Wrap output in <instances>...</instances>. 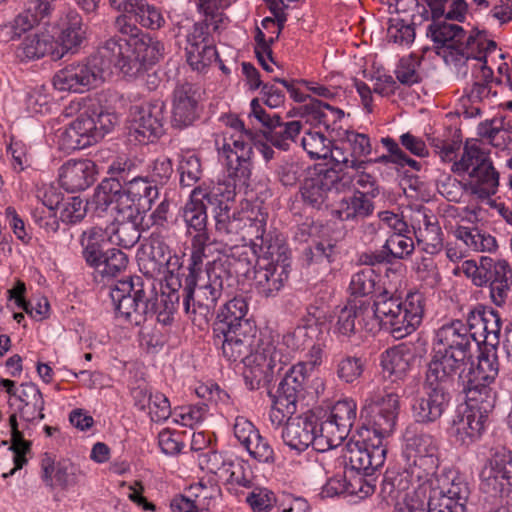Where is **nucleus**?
Instances as JSON below:
<instances>
[{
	"label": "nucleus",
	"mask_w": 512,
	"mask_h": 512,
	"mask_svg": "<svg viewBox=\"0 0 512 512\" xmlns=\"http://www.w3.org/2000/svg\"><path fill=\"white\" fill-rule=\"evenodd\" d=\"M356 411L357 405L353 399L339 400L320 422V432L324 433L332 449L337 448L348 436L356 420Z\"/></svg>",
	"instance_id": "21"
},
{
	"label": "nucleus",
	"mask_w": 512,
	"mask_h": 512,
	"mask_svg": "<svg viewBox=\"0 0 512 512\" xmlns=\"http://www.w3.org/2000/svg\"><path fill=\"white\" fill-rule=\"evenodd\" d=\"M140 277H129L119 281L111 291L116 317L137 318L144 315L152 318L154 313L148 311L149 302L146 300Z\"/></svg>",
	"instance_id": "14"
},
{
	"label": "nucleus",
	"mask_w": 512,
	"mask_h": 512,
	"mask_svg": "<svg viewBox=\"0 0 512 512\" xmlns=\"http://www.w3.org/2000/svg\"><path fill=\"white\" fill-rule=\"evenodd\" d=\"M140 271L148 278L164 276L163 295L165 304H171L167 309H174L179 304V291L183 287L184 266L182 257L172 251L164 238L158 233H152L148 241L142 244L137 253Z\"/></svg>",
	"instance_id": "5"
},
{
	"label": "nucleus",
	"mask_w": 512,
	"mask_h": 512,
	"mask_svg": "<svg viewBox=\"0 0 512 512\" xmlns=\"http://www.w3.org/2000/svg\"><path fill=\"white\" fill-rule=\"evenodd\" d=\"M282 439L285 445L298 454L309 446L318 452L332 449L313 415L304 414L288 419L282 430Z\"/></svg>",
	"instance_id": "12"
},
{
	"label": "nucleus",
	"mask_w": 512,
	"mask_h": 512,
	"mask_svg": "<svg viewBox=\"0 0 512 512\" xmlns=\"http://www.w3.org/2000/svg\"><path fill=\"white\" fill-rule=\"evenodd\" d=\"M379 276L371 267H366L355 273L350 281L349 289L353 296L364 297L375 290Z\"/></svg>",
	"instance_id": "52"
},
{
	"label": "nucleus",
	"mask_w": 512,
	"mask_h": 512,
	"mask_svg": "<svg viewBox=\"0 0 512 512\" xmlns=\"http://www.w3.org/2000/svg\"><path fill=\"white\" fill-rule=\"evenodd\" d=\"M92 204L100 212L110 210L115 212V220L141 219L143 213L129 195L127 189H123L117 178L104 179L97 187Z\"/></svg>",
	"instance_id": "13"
},
{
	"label": "nucleus",
	"mask_w": 512,
	"mask_h": 512,
	"mask_svg": "<svg viewBox=\"0 0 512 512\" xmlns=\"http://www.w3.org/2000/svg\"><path fill=\"white\" fill-rule=\"evenodd\" d=\"M214 332L223 336L222 352L231 362L244 363V358L252 353L251 340L242 322H215Z\"/></svg>",
	"instance_id": "24"
},
{
	"label": "nucleus",
	"mask_w": 512,
	"mask_h": 512,
	"mask_svg": "<svg viewBox=\"0 0 512 512\" xmlns=\"http://www.w3.org/2000/svg\"><path fill=\"white\" fill-rule=\"evenodd\" d=\"M250 140L245 134L231 135L229 139H224L222 147L219 148V155L224 158L229 177L241 185H247L251 176Z\"/></svg>",
	"instance_id": "17"
},
{
	"label": "nucleus",
	"mask_w": 512,
	"mask_h": 512,
	"mask_svg": "<svg viewBox=\"0 0 512 512\" xmlns=\"http://www.w3.org/2000/svg\"><path fill=\"white\" fill-rule=\"evenodd\" d=\"M423 217V227L417 229L413 226L414 235L418 245L428 254H436L443 248V232L441 227L434 216L426 214Z\"/></svg>",
	"instance_id": "38"
},
{
	"label": "nucleus",
	"mask_w": 512,
	"mask_h": 512,
	"mask_svg": "<svg viewBox=\"0 0 512 512\" xmlns=\"http://www.w3.org/2000/svg\"><path fill=\"white\" fill-rule=\"evenodd\" d=\"M272 398V407L269 412V419L273 426L279 428L284 423H287L288 419H292L293 414L297 411V405L292 402H288L283 397L278 395H273L269 393Z\"/></svg>",
	"instance_id": "55"
},
{
	"label": "nucleus",
	"mask_w": 512,
	"mask_h": 512,
	"mask_svg": "<svg viewBox=\"0 0 512 512\" xmlns=\"http://www.w3.org/2000/svg\"><path fill=\"white\" fill-rule=\"evenodd\" d=\"M213 195L200 187L195 188L190 200L183 208V218L188 229H193L197 234H207V203H211Z\"/></svg>",
	"instance_id": "33"
},
{
	"label": "nucleus",
	"mask_w": 512,
	"mask_h": 512,
	"mask_svg": "<svg viewBox=\"0 0 512 512\" xmlns=\"http://www.w3.org/2000/svg\"><path fill=\"white\" fill-rule=\"evenodd\" d=\"M373 313L379 320L386 317L397 318L402 313V302L398 298L379 296L374 302Z\"/></svg>",
	"instance_id": "60"
},
{
	"label": "nucleus",
	"mask_w": 512,
	"mask_h": 512,
	"mask_svg": "<svg viewBox=\"0 0 512 512\" xmlns=\"http://www.w3.org/2000/svg\"><path fill=\"white\" fill-rule=\"evenodd\" d=\"M209 239L208 234H196L192 239V251L190 263L188 265V274L183 276V297L184 307L188 313L190 310V301L194 300L195 288L197 286V276L201 272V267L205 257V246Z\"/></svg>",
	"instance_id": "32"
},
{
	"label": "nucleus",
	"mask_w": 512,
	"mask_h": 512,
	"mask_svg": "<svg viewBox=\"0 0 512 512\" xmlns=\"http://www.w3.org/2000/svg\"><path fill=\"white\" fill-rule=\"evenodd\" d=\"M128 263V256L124 252L112 248L105 252L93 268L103 277H115L126 270Z\"/></svg>",
	"instance_id": "48"
},
{
	"label": "nucleus",
	"mask_w": 512,
	"mask_h": 512,
	"mask_svg": "<svg viewBox=\"0 0 512 512\" xmlns=\"http://www.w3.org/2000/svg\"><path fill=\"white\" fill-rule=\"evenodd\" d=\"M96 164L90 159L68 160L59 172L61 186L69 192L83 191L95 181Z\"/></svg>",
	"instance_id": "28"
},
{
	"label": "nucleus",
	"mask_w": 512,
	"mask_h": 512,
	"mask_svg": "<svg viewBox=\"0 0 512 512\" xmlns=\"http://www.w3.org/2000/svg\"><path fill=\"white\" fill-rule=\"evenodd\" d=\"M56 43L52 36L46 33L42 34H29L27 35L17 50L19 58L33 60L51 55L53 59V51H55Z\"/></svg>",
	"instance_id": "40"
},
{
	"label": "nucleus",
	"mask_w": 512,
	"mask_h": 512,
	"mask_svg": "<svg viewBox=\"0 0 512 512\" xmlns=\"http://www.w3.org/2000/svg\"><path fill=\"white\" fill-rule=\"evenodd\" d=\"M178 170L180 172V183L184 187L193 186L202 176L200 159L195 154L187 153L183 155Z\"/></svg>",
	"instance_id": "54"
},
{
	"label": "nucleus",
	"mask_w": 512,
	"mask_h": 512,
	"mask_svg": "<svg viewBox=\"0 0 512 512\" xmlns=\"http://www.w3.org/2000/svg\"><path fill=\"white\" fill-rule=\"evenodd\" d=\"M196 90L190 83L178 85L174 90L172 124L178 128L191 125L197 118Z\"/></svg>",
	"instance_id": "30"
},
{
	"label": "nucleus",
	"mask_w": 512,
	"mask_h": 512,
	"mask_svg": "<svg viewBox=\"0 0 512 512\" xmlns=\"http://www.w3.org/2000/svg\"><path fill=\"white\" fill-rule=\"evenodd\" d=\"M439 348L435 350L431 361L436 359L445 361V370L448 374L460 375L468 372L469 369L477 367V361L473 359V337L470 328L462 325L461 322H448L437 332Z\"/></svg>",
	"instance_id": "10"
},
{
	"label": "nucleus",
	"mask_w": 512,
	"mask_h": 512,
	"mask_svg": "<svg viewBox=\"0 0 512 512\" xmlns=\"http://www.w3.org/2000/svg\"><path fill=\"white\" fill-rule=\"evenodd\" d=\"M87 212V203L80 197L73 196L62 199L59 217L62 222L73 224L84 218Z\"/></svg>",
	"instance_id": "56"
},
{
	"label": "nucleus",
	"mask_w": 512,
	"mask_h": 512,
	"mask_svg": "<svg viewBox=\"0 0 512 512\" xmlns=\"http://www.w3.org/2000/svg\"><path fill=\"white\" fill-rule=\"evenodd\" d=\"M407 233H393L386 240L383 248L393 257L403 259L414 250V242Z\"/></svg>",
	"instance_id": "57"
},
{
	"label": "nucleus",
	"mask_w": 512,
	"mask_h": 512,
	"mask_svg": "<svg viewBox=\"0 0 512 512\" xmlns=\"http://www.w3.org/2000/svg\"><path fill=\"white\" fill-rule=\"evenodd\" d=\"M86 37V28L82 17L76 12H69L63 22L58 40L55 41L53 60L61 59L67 52L77 49Z\"/></svg>",
	"instance_id": "31"
},
{
	"label": "nucleus",
	"mask_w": 512,
	"mask_h": 512,
	"mask_svg": "<svg viewBox=\"0 0 512 512\" xmlns=\"http://www.w3.org/2000/svg\"><path fill=\"white\" fill-rule=\"evenodd\" d=\"M369 312V303L366 301L357 298L349 299L341 308L338 320L365 319L369 317Z\"/></svg>",
	"instance_id": "63"
},
{
	"label": "nucleus",
	"mask_w": 512,
	"mask_h": 512,
	"mask_svg": "<svg viewBox=\"0 0 512 512\" xmlns=\"http://www.w3.org/2000/svg\"><path fill=\"white\" fill-rule=\"evenodd\" d=\"M400 395L385 391L372 400L373 425L359 434L358 439H350L342 449L346 467L366 476L372 475L383 466L386 459L384 439L392 434L399 413Z\"/></svg>",
	"instance_id": "3"
},
{
	"label": "nucleus",
	"mask_w": 512,
	"mask_h": 512,
	"mask_svg": "<svg viewBox=\"0 0 512 512\" xmlns=\"http://www.w3.org/2000/svg\"><path fill=\"white\" fill-rule=\"evenodd\" d=\"M126 189L143 213L151 209L153 202L159 196L158 186L153 184L148 177L132 178L127 181Z\"/></svg>",
	"instance_id": "41"
},
{
	"label": "nucleus",
	"mask_w": 512,
	"mask_h": 512,
	"mask_svg": "<svg viewBox=\"0 0 512 512\" xmlns=\"http://www.w3.org/2000/svg\"><path fill=\"white\" fill-rule=\"evenodd\" d=\"M304 114L309 120L329 128L344 117L341 109L332 107L326 102L311 98L310 102L304 105Z\"/></svg>",
	"instance_id": "44"
},
{
	"label": "nucleus",
	"mask_w": 512,
	"mask_h": 512,
	"mask_svg": "<svg viewBox=\"0 0 512 512\" xmlns=\"http://www.w3.org/2000/svg\"><path fill=\"white\" fill-rule=\"evenodd\" d=\"M482 271L483 274L480 275L482 286L512 280V269L503 259L494 260L490 257H482Z\"/></svg>",
	"instance_id": "47"
},
{
	"label": "nucleus",
	"mask_w": 512,
	"mask_h": 512,
	"mask_svg": "<svg viewBox=\"0 0 512 512\" xmlns=\"http://www.w3.org/2000/svg\"><path fill=\"white\" fill-rule=\"evenodd\" d=\"M374 198H376L375 192L360 193V189H357L351 196L339 201L333 210V215L341 221L355 223L363 221L374 213Z\"/></svg>",
	"instance_id": "29"
},
{
	"label": "nucleus",
	"mask_w": 512,
	"mask_h": 512,
	"mask_svg": "<svg viewBox=\"0 0 512 512\" xmlns=\"http://www.w3.org/2000/svg\"><path fill=\"white\" fill-rule=\"evenodd\" d=\"M148 173V179L152 183L156 185L165 184L173 174V166L171 160L167 157H160L155 159L148 166Z\"/></svg>",
	"instance_id": "59"
},
{
	"label": "nucleus",
	"mask_w": 512,
	"mask_h": 512,
	"mask_svg": "<svg viewBox=\"0 0 512 512\" xmlns=\"http://www.w3.org/2000/svg\"><path fill=\"white\" fill-rule=\"evenodd\" d=\"M167 322H142L139 330L140 345L147 353H157L166 342Z\"/></svg>",
	"instance_id": "43"
},
{
	"label": "nucleus",
	"mask_w": 512,
	"mask_h": 512,
	"mask_svg": "<svg viewBox=\"0 0 512 512\" xmlns=\"http://www.w3.org/2000/svg\"><path fill=\"white\" fill-rule=\"evenodd\" d=\"M363 372V364L359 358L345 357L338 363L337 374L340 379L352 383L358 379Z\"/></svg>",
	"instance_id": "61"
},
{
	"label": "nucleus",
	"mask_w": 512,
	"mask_h": 512,
	"mask_svg": "<svg viewBox=\"0 0 512 512\" xmlns=\"http://www.w3.org/2000/svg\"><path fill=\"white\" fill-rule=\"evenodd\" d=\"M404 461L403 469L387 475L382 483V492L397 500L395 507L407 508L413 503H422L425 495L436 488L438 480L458 474L447 468L438 472L439 458L420 457Z\"/></svg>",
	"instance_id": "4"
},
{
	"label": "nucleus",
	"mask_w": 512,
	"mask_h": 512,
	"mask_svg": "<svg viewBox=\"0 0 512 512\" xmlns=\"http://www.w3.org/2000/svg\"><path fill=\"white\" fill-rule=\"evenodd\" d=\"M307 372L308 368L305 362L293 365L279 383L276 395L297 405L298 401L304 398V389L308 378Z\"/></svg>",
	"instance_id": "35"
},
{
	"label": "nucleus",
	"mask_w": 512,
	"mask_h": 512,
	"mask_svg": "<svg viewBox=\"0 0 512 512\" xmlns=\"http://www.w3.org/2000/svg\"><path fill=\"white\" fill-rule=\"evenodd\" d=\"M427 32L437 47L454 50L462 57H465L467 53L470 54L467 49L476 43L473 37L466 35L462 26L449 23L446 19L433 20L428 26Z\"/></svg>",
	"instance_id": "26"
},
{
	"label": "nucleus",
	"mask_w": 512,
	"mask_h": 512,
	"mask_svg": "<svg viewBox=\"0 0 512 512\" xmlns=\"http://www.w3.org/2000/svg\"><path fill=\"white\" fill-rule=\"evenodd\" d=\"M164 110L165 104L161 100L131 107V127L138 141L152 142L163 134Z\"/></svg>",
	"instance_id": "20"
},
{
	"label": "nucleus",
	"mask_w": 512,
	"mask_h": 512,
	"mask_svg": "<svg viewBox=\"0 0 512 512\" xmlns=\"http://www.w3.org/2000/svg\"><path fill=\"white\" fill-rule=\"evenodd\" d=\"M17 399L20 405L17 410L20 420L37 422L44 419V399L41 391L34 383H23L19 388Z\"/></svg>",
	"instance_id": "34"
},
{
	"label": "nucleus",
	"mask_w": 512,
	"mask_h": 512,
	"mask_svg": "<svg viewBox=\"0 0 512 512\" xmlns=\"http://www.w3.org/2000/svg\"><path fill=\"white\" fill-rule=\"evenodd\" d=\"M488 336H486V339ZM477 367L460 375V386L465 394L466 407L452 422V434L457 443L470 446L485 432L486 422L496 403V392L491 386L500 369L496 344L478 345Z\"/></svg>",
	"instance_id": "1"
},
{
	"label": "nucleus",
	"mask_w": 512,
	"mask_h": 512,
	"mask_svg": "<svg viewBox=\"0 0 512 512\" xmlns=\"http://www.w3.org/2000/svg\"><path fill=\"white\" fill-rule=\"evenodd\" d=\"M235 278L229 269L221 262H213L206 268V278L197 276V297L199 307L202 308V301H206V308L214 305L223 291L234 286Z\"/></svg>",
	"instance_id": "23"
},
{
	"label": "nucleus",
	"mask_w": 512,
	"mask_h": 512,
	"mask_svg": "<svg viewBox=\"0 0 512 512\" xmlns=\"http://www.w3.org/2000/svg\"><path fill=\"white\" fill-rule=\"evenodd\" d=\"M387 39L398 46H409L415 39L414 25L398 17L389 19Z\"/></svg>",
	"instance_id": "51"
},
{
	"label": "nucleus",
	"mask_w": 512,
	"mask_h": 512,
	"mask_svg": "<svg viewBox=\"0 0 512 512\" xmlns=\"http://www.w3.org/2000/svg\"><path fill=\"white\" fill-rule=\"evenodd\" d=\"M114 25L117 32L127 37L125 45L119 39L111 37L102 42L89 57L103 79L111 73L112 66L128 77H137L148 66L163 58L164 44L141 31L126 15L116 17Z\"/></svg>",
	"instance_id": "2"
},
{
	"label": "nucleus",
	"mask_w": 512,
	"mask_h": 512,
	"mask_svg": "<svg viewBox=\"0 0 512 512\" xmlns=\"http://www.w3.org/2000/svg\"><path fill=\"white\" fill-rule=\"evenodd\" d=\"M341 168L319 169L311 173L305 180L301 188V194L304 202L314 208H320L328 198V194L335 191H341L349 182L344 181V175L341 176Z\"/></svg>",
	"instance_id": "19"
},
{
	"label": "nucleus",
	"mask_w": 512,
	"mask_h": 512,
	"mask_svg": "<svg viewBox=\"0 0 512 512\" xmlns=\"http://www.w3.org/2000/svg\"><path fill=\"white\" fill-rule=\"evenodd\" d=\"M256 237L262 238L261 249L265 257L260 258L254 267L252 286L256 292L265 298L274 297L284 286L288 279L289 264L288 249L285 244L278 241L267 243L263 240L265 220L255 219Z\"/></svg>",
	"instance_id": "8"
},
{
	"label": "nucleus",
	"mask_w": 512,
	"mask_h": 512,
	"mask_svg": "<svg viewBox=\"0 0 512 512\" xmlns=\"http://www.w3.org/2000/svg\"><path fill=\"white\" fill-rule=\"evenodd\" d=\"M16 412L9 416V427H10V446L8 450L13 453L14 468L9 472L3 473V478H8L15 474L17 470L22 469L28 460L32 457V441L26 439V436L32 435V425L36 422L22 421L21 423L17 420Z\"/></svg>",
	"instance_id": "25"
},
{
	"label": "nucleus",
	"mask_w": 512,
	"mask_h": 512,
	"mask_svg": "<svg viewBox=\"0 0 512 512\" xmlns=\"http://www.w3.org/2000/svg\"><path fill=\"white\" fill-rule=\"evenodd\" d=\"M70 108L78 109L79 113L58 140L59 148L68 153L96 144L117 122L116 115L108 112L96 98H86Z\"/></svg>",
	"instance_id": "6"
},
{
	"label": "nucleus",
	"mask_w": 512,
	"mask_h": 512,
	"mask_svg": "<svg viewBox=\"0 0 512 512\" xmlns=\"http://www.w3.org/2000/svg\"><path fill=\"white\" fill-rule=\"evenodd\" d=\"M303 149L312 159H327L331 140L319 132H307L301 139Z\"/></svg>",
	"instance_id": "53"
},
{
	"label": "nucleus",
	"mask_w": 512,
	"mask_h": 512,
	"mask_svg": "<svg viewBox=\"0 0 512 512\" xmlns=\"http://www.w3.org/2000/svg\"><path fill=\"white\" fill-rule=\"evenodd\" d=\"M436 485L422 503L411 504L405 512H465L470 487L462 476L442 478Z\"/></svg>",
	"instance_id": "11"
},
{
	"label": "nucleus",
	"mask_w": 512,
	"mask_h": 512,
	"mask_svg": "<svg viewBox=\"0 0 512 512\" xmlns=\"http://www.w3.org/2000/svg\"><path fill=\"white\" fill-rule=\"evenodd\" d=\"M418 13L426 20L441 19L449 0H414Z\"/></svg>",
	"instance_id": "62"
},
{
	"label": "nucleus",
	"mask_w": 512,
	"mask_h": 512,
	"mask_svg": "<svg viewBox=\"0 0 512 512\" xmlns=\"http://www.w3.org/2000/svg\"><path fill=\"white\" fill-rule=\"evenodd\" d=\"M445 361H430L425 377V395L412 405L413 416L418 423H433L441 418L451 401L450 389L455 375L445 370Z\"/></svg>",
	"instance_id": "9"
},
{
	"label": "nucleus",
	"mask_w": 512,
	"mask_h": 512,
	"mask_svg": "<svg viewBox=\"0 0 512 512\" xmlns=\"http://www.w3.org/2000/svg\"><path fill=\"white\" fill-rule=\"evenodd\" d=\"M208 28L207 22H197L187 36L186 59L190 67L198 72H204L218 60V52L209 40Z\"/></svg>",
	"instance_id": "22"
},
{
	"label": "nucleus",
	"mask_w": 512,
	"mask_h": 512,
	"mask_svg": "<svg viewBox=\"0 0 512 512\" xmlns=\"http://www.w3.org/2000/svg\"><path fill=\"white\" fill-rule=\"evenodd\" d=\"M482 492L501 499L512 494V453H495L480 472Z\"/></svg>",
	"instance_id": "16"
},
{
	"label": "nucleus",
	"mask_w": 512,
	"mask_h": 512,
	"mask_svg": "<svg viewBox=\"0 0 512 512\" xmlns=\"http://www.w3.org/2000/svg\"><path fill=\"white\" fill-rule=\"evenodd\" d=\"M280 356L274 346L268 345L244 358L242 375L249 390H257L272 381L274 374L282 370Z\"/></svg>",
	"instance_id": "15"
},
{
	"label": "nucleus",
	"mask_w": 512,
	"mask_h": 512,
	"mask_svg": "<svg viewBox=\"0 0 512 512\" xmlns=\"http://www.w3.org/2000/svg\"><path fill=\"white\" fill-rule=\"evenodd\" d=\"M301 129L302 124L300 121L283 122L279 117L277 123L273 124L269 131H264V136L273 146L287 151L291 143L295 142Z\"/></svg>",
	"instance_id": "42"
},
{
	"label": "nucleus",
	"mask_w": 512,
	"mask_h": 512,
	"mask_svg": "<svg viewBox=\"0 0 512 512\" xmlns=\"http://www.w3.org/2000/svg\"><path fill=\"white\" fill-rule=\"evenodd\" d=\"M414 356L411 351L402 346H395L381 355V366L385 376L402 379L410 370Z\"/></svg>",
	"instance_id": "37"
},
{
	"label": "nucleus",
	"mask_w": 512,
	"mask_h": 512,
	"mask_svg": "<svg viewBox=\"0 0 512 512\" xmlns=\"http://www.w3.org/2000/svg\"><path fill=\"white\" fill-rule=\"evenodd\" d=\"M341 142L346 143L350 150L351 158L358 161H370L366 159L372 152L370 137L364 133H358L354 130H345L341 137Z\"/></svg>",
	"instance_id": "49"
},
{
	"label": "nucleus",
	"mask_w": 512,
	"mask_h": 512,
	"mask_svg": "<svg viewBox=\"0 0 512 512\" xmlns=\"http://www.w3.org/2000/svg\"><path fill=\"white\" fill-rule=\"evenodd\" d=\"M451 171L459 176L467 174L469 180L463 184V189L480 200L489 199L497 192L499 172L494 167L489 152L474 141H466L462 155L452 164Z\"/></svg>",
	"instance_id": "7"
},
{
	"label": "nucleus",
	"mask_w": 512,
	"mask_h": 512,
	"mask_svg": "<svg viewBox=\"0 0 512 512\" xmlns=\"http://www.w3.org/2000/svg\"><path fill=\"white\" fill-rule=\"evenodd\" d=\"M147 407H149L150 418L154 422L167 420L171 415L170 402L162 393L153 394Z\"/></svg>",
	"instance_id": "64"
},
{
	"label": "nucleus",
	"mask_w": 512,
	"mask_h": 512,
	"mask_svg": "<svg viewBox=\"0 0 512 512\" xmlns=\"http://www.w3.org/2000/svg\"><path fill=\"white\" fill-rule=\"evenodd\" d=\"M134 17L140 25L152 30L159 29L165 23L161 11L148 4L146 0H143L142 7L137 10Z\"/></svg>",
	"instance_id": "58"
},
{
	"label": "nucleus",
	"mask_w": 512,
	"mask_h": 512,
	"mask_svg": "<svg viewBox=\"0 0 512 512\" xmlns=\"http://www.w3.org/2000/svg\"><path fill=\"white\" fill-rule=\"evenodd\" d=\"M108 240L125 249L132 248L140 239V231L138 229L139 219L115 220Z\"/></svg>",
	"instance_id": "45"
},
{
	"label": "nucleus",
	"mask_w": 512,
	"mask_h": 512,
	"mask_svg": "<svg viewBox=\"0 0 512 512\" xmlns=\"http://www.w3.org/2000/svg\"><path fill=\"white\" fill-rule=\"evenodd\" d=\"M103 81L99 70L89 57L83 62L66 65L53 77L54 87L62 92L83 93L97 87Z\"/></svg>",
	"instance_id": "18"
},
{
	"label": "nucleus",
	"mask_w": 512,
	"mask_h": 512,
	"mask_svg": "<svg viewBox=\"0 0 512 512\" xmlns=\"http://www.w3.org/2000/svg\"><path fill=\"white\" fill-rule=\"evenodd\" d=\"M108 240V234L101 227H90L83 231L80 244L82 255L86 263L94 267L104 257V245Z\"/></svg>",
	"instance_id": "39"
},
{
	"label": "nucleus",
	"mask_w": 512,
	"mask_h": 512,
	"mask_svg": "<svg viewBox=\"0 0 512 512\" xmlns=\"http://www.w3.org/2000/svg\"><path fill=\"white\" fill-rule=\"evenodd\" d=\"M396 79L405 86H412L422 82L421 58L415 54L402 57L395 69Z\"/></svg>",
	"instance_id": "46"
},
{
	"label": "nucleus",
	"mask_w": 512,
	"mask_h": 512,
	"mask_svg": "<svg viewBox=\"0 0 512 512\" xmlns=\"http://www.w3.org/2000/svg\"><path fill=\"white\" fill-rule=\"evenodd\" d=\"M234 435L249 455L260 463H273V448L248 419L238 416L233 426Z\"/></svg>",
	"instance_id": "27"
},
{
	"label": "nucleus",
	"mask_w": 512,
	"mask_h": 512,
	"mask_svg": "<svg viewBox=\"0 0 512 512\" xmlns=\"http://www.w3.org/2000/svg\"><path fill=\"white\" fill-rule=\"evenodd\" d=\"M198 461L202 470L223 479L227 477L231 468H234L232 461L226 460L222 454L216 451H208L200 454Z\"/></svg>",
	"instance_id": "50"
},
{
	"label": "nucleus",
	"mask_w": 512,
	"mask_h": 512,
	"mask_svg": "<svg viewBox=\"0 0 512 512\" xmlns=\"http://www.w3.org/2000/svg\"><path fill=\"white\" fill-rule=\"evenodd\" d=\"M403 458H438L437 440L430 434L407 429L404 435Z\"/></svg>",
	"instance_id": "36"
}]
</instances>
